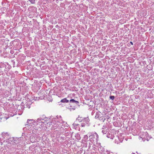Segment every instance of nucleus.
Listing matches in <instances>:
<instances>
[{
    "instance_id": "f257e3e1",
    "label": "nucleus",
    "mask_w": 154,
    "mask_h": 154,
    "mask_svg": "<svg viewBox=\"0 0 154 154\" xmlns=\"http://www.w3.org/2000/svg\"><path fill=\"white\" fill-rule=\"evenodd\" d=\"M69 105L70 107H71V109L73 110H75L77 106H79V102L77 100H75L74 99H71L69 100Z\"/></svg>"
},
{
    "instance_id": "f03ea898",
    "label": "nucleus",
    "mask_w": 154,
    "mask_h": 154,
    "mask_svg": "<svg viewBox=\"0 0 154 154\" xmlns=\"http://www.w3.org/2000/svg\"><path fill=\"white\" fill-rule=\"evenodd\" d=\"M98 135L95 132L89 136V140L91 143L94 142H97L98 141Z\"/></svg>"
},
{
    "instance_id": "7ed1b4c3",
    "label": "nucleus",
    "mask_w": 154,
    "mask_h": 154,
    "mask_svg": "<svg viewBox=\"0 0 154 154\" xmlns=\"http://www.w3.org/2000/svg\"><path fill=\"white\" fill-rule=\"evenodd\" d=\"M95 118L103 122H104L106 119L103 116V115H102V113L99 111L97 112H96Z\"/></svg>"
},
{
    "instance_id": "20e7f679",
    "label": "nucleus",
    "mask_w": 154,
    "mask_h": 154,
    "mask_svg": "<svg viewBox=\"0 0 154 154\" xmlns=\"http://www.w3.org/2000/svg\"><path fill=\"white\" fill-rule=\"evenodd\" d=\"M83 120L82 121V122H83L81 124V126L82 127H85L86 125L88 126L90 122V119L88 117H84Z\"/></svg>"
},
{
    "instance_id": "39448f33",
    "label": "nucleus",
    "mask_w": 154,
    "mask_h": 154,
    "mask_svg": "<svg viewBox=\"0 0 154 154\" xmlns=\"http://www.w3.org/2000/svg\"><path fill=\"white\" fill-rule=\"evenodd\" d=\"M142 136L141 137L142 138L143 141H144L145 140L148 141L151 137H150L149 134L147 132H143L142 133Z\"/></svg>"
},
{
    "instance_id": "423d86ee",
    "label": "nucleus",
    "mask_w": 154,
    "mask_h": 154,
    "mask_svg": "<svg viewBox=\"0 0 154 154\" xmlns=\"http://www.w3.org/2000/svg\"><path fill=\"white\" fill-rule=\"evenodd\" d=\"M2 137L5 139L3 141L4 142H5V140H6V142H7L9 139L10 138V136L8 133L3 132L2 133Z\"/></svg>"
},
{
    "instance_id": "0eeeda50",
    "label": "nucleus",
    "mask_w": 154,
    "mask_h": 154,
    "mask_svg": "<svg viewBox=\"0 0 154 154\" xmlns=\"http://www.w3.org/2000/svg\"><path fill=\"white\" fill-rule=\"evenodd\" d=\"M34 68H32L31 69V70L32 71V72H31L30 74H32V75L33 74H39L40 73V71L38 70V69L37 68H35V70L34 71H35V72H34L33 71L34 70Z\"/></svg>"
},
{
    "instance_id": "6e6552de",
    "label": "nucleus",
    "mask_w": 154,
    "mask_h": 154,
    "mask_svg": "<svg viewBox=\"0 0 154 154\" xmlns=\"http://www.w3.org/2000/svg\"><path fill=\"white\" fill-rule=\"evenodd\" d=\"M32 103L30 101H26L24 104V105L26 107H27L29 108L30 107V105H31Z\"/></svg>"
},
{
    "instance_id": "1a4fd4ad",
    "label": "nucleus",
    "mask_w": 154,
    "mask_h": 154,
    "mask_svg": "<svg viewBox=\"0 0 154 154\" xmlns=\"http://www.w3.org/2000/svg\"><path fill=\"white\" fill-rule=\"evenodd\" d=\"M42 121H44V119L42 118H41L38 119L36 120V121L35 122L36 123V124L38 125L39 124L41 123V122H42Z\"/></svg>"
},
{
    "instance_id": "9d476101",
    "label": "nucleus",
    "mask_w": 154,
    "mask_h": 154,
    "mask_svg": "<svg viewBox=\"0 0 154 154\" xmlns=\"http://www.w3.org/2000/svg\"><path fill=\"white\" fill-rule=\"evenodd\" d=\"M84 117H83L82 116H79L78 117L76 118V120L78 121L79 122H82L83 120H84Z\"/></svg>"
},
{
    "instance_id": "9b49d317",
    "label": "nucleus",
    "mask_w": 154,
    "mask_h": 154,
    "mask_svg": "<svg viewBox=\"0 0 154 154\" xmlns=\"http://www.w3.org/2000/svg\"><path fill=\"white\" fill-rule=\"evenodd\" d=\"M69 102V100H67L66 98H64L60 100V102L65 103H68ZM60 102H59V103Z\"/></svg>"
},
{
    "instance_id": "f8f14e48",
    "label": "nucleus",
    "mask_w": 154,
    "mask_h": 154,
    "mask_svg": "<svg viewBox=\"0 0 154 154\" xmlns=\"http://www.w3.org/2000/svg\"><path fill=\"white\" fill-rule=\"evenodd\" d=\"M103 130H102V132L103 133V134H106L108 132V129L106 128H103Z\"/></svg>"
},
{
    "instance_id": "ddd939ff",
    "label": "nucleus",
    "mask_w": 154,
    "mask_h": 154,
    "mask_svg": "<svg viewBox=\"0 0 154 154\" xmlns=\"http://www.w3.org/2000/svg\"><path fill=\"white\" fill-rule=\"evenodd\" d=\"M65 132H66L65 133V135L66 136H71V134L70 133L71 132H70L69 131H65Z\"/></svg>"
},
{
    "instance_id": "4468645a",
    "label": "nucleus",
    "mask_w": 154,
    "mask_h": 154,
    "mask_svg": "<svg viewBox=\"0 0 154 154\" xmlns=\"http://www.w3.org/2000/svg\"><path fill=\"white\" fill-rule=\"evenodd\" d=\"M88 139V136L87 135H85L84 136L83 140L84 142H86L87 141Z\"/></svg>"
},
{
    "instance_id": "2eb2a0df",
    "label": "nucleus",
    "mask_w": 154,
    "mask_h": 154,
    "mask_svg": "<svg viewBox=\"0 0 154 154\" xmlns=\"http://www.w3.org/2000/svg\"><path fill=\"white\" fill-rule=\"evenodd\" d=\"M33 122H35V120L33 119H28L27 122V125H28V124H30L32 123H33Z\"/></svg>"
},
{
    "instance_id": "dca6fc26",
    "label": "nucleus",
    "mask_w": 154,
    "mask_h": 154,
    "mask_svg": "<svg viewBox=\"0 0 154 154\" xmlns=\"http://www.w3.org/2000/svg\"><path fill=\"white\" fill-rule=\"evenodd\" d=\"M76 138L78 140H80V135L78 134H77L76 135H75Z\"/></svg>"
},
{
    "instance_id": "f3484780",
    "label": "nucleus",
    "mask_w": 154,
    "mask_h": 154,
    "mask_svg": "<svg viewBox=\"0 0 154 154\" xmlns=\"http://www.w3.org/2000/svg\"><path fill=\"white\" fill-rule=\"evenodd\" d=\"M47 119H48V118L45 117L44 119V121H42V122H41V123H45L46 122V121H47Z\"/></svg>"
},
{
    "instance_id": "a211bd4d",
    "label": "nucleus",
    "mask_w": 154,
    "mask_h": 154,
    "mask_svg": "<svg viewBox=\"0 0 154 154\" xmlns=\"http://www.w3.org/2000/svg\"><path fill=\"white\" fill-rule=\"evenodd\" d=\"M145 68H143V69H145ZM146 69H143V70L144 71V72H146L147 73H148L149 72H148V71H149V69L148 68H146Z\"/></svg>"
},
{
    "instance_id": "6ab92c4d",
    "label": "nucleus",
    "mask_w": 154,
    "mask_h": 154,
    "mask_svg": "<svg viewBox=\"0 0 154 154\" xmlns=\"http://www.w3.org/2000/svg\"><path fill=\"white\" fill-rule=\"evenodd\" d=\"M109 98L112 100H113L114 99V98H115V97L114 96H109Z\"/></svg>"
},
{
    "instance_id": "aec40b11",
    "label": "nucleus",
    "mask_w": 154,
    "mask_h": 154,
    "mask_svg": "<svg viewBox=\"0 0 154 154\" xmlns=\"http://www.w3.org/2000/svg\"><path fill=\"white\" fill-rule=\"evenodd\" d=\"M29 1L32 4H34L35 2V0H29Z\"/></svg>"
},
{
    "instance_id": "412c9836",
    "label": "nucleus",
    "mask_w": 154,
    "mask_h": 154,
    "mask_svg": "<svg viewBox=\"0 0 154 154\" xmlns=\"http://www.w3.org/2000/svg\"><path fill=\"white\" fill-rule=\"evenodd\" d=\"M52 122H48L47 123V126H48V125H49L48 126H49L50 125H52Z\"/></svg>"
},
{
    "instance_id": "4be33fe9",
    "label": "nucleus",
    "mask_w": 154,
    "mask_h": 154,
    "mask_svg": "<svg viewBox=\"0 0 154 154\" xmlns=\"http://www.w3.org/2000/svg\"><path fill=\"white\" fill-rule=\"evenodd\" d=\"M110 135V134L108 132L106 135V136L108 138H109Z\"/></svg>"
},
{
    "instance_id": "5701e85b",
    "label": "nucleus",
    "mask_w": 154,
    "mask_h": 154,
    "mask_svg": "<svg viewBox=\"0 0 154 154\" xmlns=\"http://www.w3.org/2000/svg\"><path fill=\"white\" fill-rule=\"evenodd\" d=\"M65 69L66 70V73L68 74H69V73L70 72L69 71V70H67L66 68Z\"/></svg>"
},
{
    "instance_id": "b1692460",
    "label": "nucleus",
    "mask_w": 154,
    "mask_h": 154,
    "mask_svg": "<svg viewBox=\"0 0 154 154\" xmlns=\"http://www.w3.org/2000/svg\"><path fill=\"white\" fill-rule=\"evenodd\" d=\"M8 70H9V68H5V69H4V70H5V71L6 70L7 71V72H8L7 70H8Z\"/></svg>"
},
{
    "instance_id": "393cba45",
    "label": "nucleus",
    "mask_w": 154,
    "mask_h": 154,
    "mask_svg": "<svg viewBox=\"0 0 154 154\" xmlns=\"http://www.w3.org/2000/svg\"><path fill=\"white\" fill-rule=\"evenodd\" d=\"M113 69L112 68H111V69H110L111 71L112 72H113Z\"/></svg>"
},
{
    "instance_id": "a878e982",
    "label": "nucleus",
    "mask_w": 154,
    "mask_h": 154,
    "mask_svg": "<svg viewBox=\"0 0 154 154\" xmlns=\"http://www.w3.org/2000/svg\"><path fill=\"white\" fill-rule=\"evenodd\" d=\"M78 69H76L78 70H81V69H80V68H78Z\"/></svg>"
},
{
    "instance_id": "bb28decb",
    "label": "nucleus",
    "mask_w": 154,
    "mask_h": 154,
    "mask_svg": "<svg viewBox=\"0 0 154 154\" xmlns=\"http://www.w3.org/2000/svg\"><path fill=\"white\" fill-rule=\"evenodd\" d=\"M130 43L132 45H133V43L132 42H130Z\"/></svg>"
},
{
    "instance_id": "cd10ccee",
    "label": "nucleus",
    "mask_w": 154,
    "mask_h": 154,
    "mask_svg": "<svg viewBox=\"0 0 154 154\" xmlns=\"http://www.w3.org/2000/svg\"><path fill=\"white\" fill-rule=\"evenodd\" d=\"M67 137H68V138H70V137H69V136H68Z\"/></svg>"
},
{
    "instance_id": "c85d7f7f",
    "label": "nucleus",
    "mask_w": 154,
    "mask_h": 154,
    "mask_svg": "<svg viewBox=\"0 0 154 154\" xmlns=\"http://www.w3.org/2000/svg\"><path fill=\"white\" fill-rule=\"evenodd\" d=\"M132 154H135V153H132Z\"/></svg>"
},
{
    "instance_id": "c756f323",
    "label": "nucleus",
    "mask_w": 154,
    "mask_h": 154,
    "mask_svg": "<svg viewBox=\"0 0 154 154\" xmlns=\"http://www.w3.org/2000/svg\"><path fill=\"white\" fill-rule=\"evenodd\" d=\"M107 154H109V153H107Z\"/></svg>"
}]
</instances>
